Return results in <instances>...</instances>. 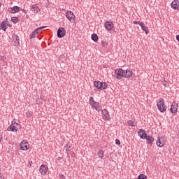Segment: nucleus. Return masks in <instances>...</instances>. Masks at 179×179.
I'll list each match as a JSON object with an SVG mask.
<instances>
[{"mask_svg":"<svg viewBox=\"0 0 179 179\" xmlns=\"http://www.w3.org/2000/svg\"><path fill=\"white\" fill-rule=\"evenodd\" d=\"M176 40H177V41H178V43H179V34H178V35H176Z\"/></svg>","mask_w":179,"mask_h":179,"instance_id":"36","label":"nucleus"},{"mask_svg":"<svg viewBox=\"0 0 179 179\" xmlns=\"http://www.w3.org/2000/svg\"><path fill=\"white\" fill-rule=\"evenodd\" d=\"M157 108L160 113H164L166 110H167V106H166V103H164V100L161 98L159 101L157 103Z\"/></svg>","mask_w":179,"mask_h":179,"instance_id":"3","label":"nucleus"},{"mask_svg":"<svg viewBox=\"0 0 179 179\" xmlns=\"http://www.w3.org/2000/svg\"><path fill=\"white\" fill-rule=\"evenodd\" d=\"M45 27H38L36 29H35V31L38 34L41 33V31L43 30V29H45Z\"/></svg>","mask_w":179,"mask_h":179,"instance_id":"25","label":"nucleus"},{"mask_svg":"<svg viewBox=\"0 0 179 179\" xmlns=\"http://www.w3.org/2000/svg\"><path fill=\"white\" fill-rule=\"evenodd\" d=\"M128 125H129V127H135L134 123L132 120H129L128 122Z\"/></svg>","mask_w":179,"mask_h":179,"instance_id":"32","label":"nucleus"},{"mask_svg":"<svg viewBox=\"0 0 179 179\" xmlns=\"http://www.w3.org/2000/svg\"><path fill=\"white\" fill-rule=\"evenodd\" d=\"M29 146H30V145L29 144V143L26 142V141H22L20 143V150H27V149H29Z\"/></svg>","mask_w":179,"mask_h":179,"instance_id":"11","label":"nucleus"},{"mask_svg":"<svg viewBox=\"0 0 179 179\" xmlns=\"http://www.w3.org/2000/svg\"><path fill=\"white\" fill-rule=\"evenodd\" d=\"M133 23H134V24H138L139 26H141V24H142V22H141V21H134Z\"/></svg>","mask_w":179,"mask_h":179,"instance_id":"33","label":"nucleus"},{"mask_svg":"<svg viewBox=\"0 0 179 179\" xmlns=\"http://www.w3.org/2000/svg\"><path fill=\"white\" fill-rule=\"evenodd\" d=\"M94 86L96 87V89H99L100 90H104L108 86L106 83H101L100 81H94Z\"/></svg>","mask_w":179,"mask_h":179,"instance_id":"5","label":"nucleus"},{"mask_svg":"<svg viewBox=\"0 0 179 179\" xmlns=\"http://www.w3.org/2000/svg\"><path fill=\"white\" fill-rule=\"evenodd\" d=\"M178 110V103L176 102H173L170 108L171 113H177Z\"/></svg>","mask_w":179,"mask_h":179,"instance_id":"12","label":"nucleus"},{"mask_svg":"<svg viewBox=\"0 0 179 179\" xmlns=\"http://www.w3.org/2000/svg\"><path fill=\"white\" fill-rule=\"evenodd\" d=\"M64 149L66 152H71V146L68 145V144L64 147Z\"/></svg>","mask_w":179,"mask_h":179,"instance_id":"31","label":"nucleus"},{"mask_svg":"<svg viewBox=\"0 0 179 179\" xmlns=\"http://www.w3.org/2000/svg\"><path fill=\"white\" fill-rule=\"evenodd\" d=\"M11 22L15 24V23H17L19 22V18L17 17H11Z\"/></svg>","mask_w":179,"mask_h":179,"instance_id":"24","label":"nucleus"},{"mask_svg":"<svg viewBox=\"0 0 179 179\" xmlns=\"http://www.w3.org/2000/svg\"><path fill=\"white\" fill-rule=\"evenodd\" d=\"M102 117L105 120V121H110V114L106 109H103L101 110Z\"/></svg>","mask_w":179,"mask_h":179,"instance_id":"9","label":"nucleus"},{"mask_svg":"<svg viewBox=\"0 0 179 179\" xmlns=\"http://www.w3.org/2000/svg\"><path fill=\"white\" fill-rule=\"evenodd\" d=\"M115 78L116 79H118V80H121L122 78H125L127 76V74H125V70L122 69H119L115 71Z\"/></svg>","mask_w":179,"mask_h":179,"instance_id":"4","label":"nucleus"},{"mask_svg":"<svg viewBox=\"0 0 179 179\" xmlns=\"http://www.w3.org/2000/svg\"><path fill=\"white\" fill-rule=\"evenodd\" d=\"M138 179H148V176H146L145 174H140L138 176Z\"/></svg>","mask_w":179,"mask_h":179,"instance_id":"27","label":"nucleus"},{"mask_svg":"<svg viewBox=\"0 0 179 179\" xmlns=\"http://www.w3.org/2000/svg\"><path fill=\"white\" fill-rule=\"evenodd\" d=\"M22 11L24 12V13H26L27 10L24 9H22Z\"/></svg>","mask_w":179,"mask_h":179,"instance_id":"38","label":"nucleus"},{"mask_svg":"<svg viewBox=\"0 0 179 179\" xmlns=\"http://www.w3.org/2000/svg\"><path fill=\"white\" fill-rule=\"evenodd\" d=\"M20 10H23V8L17 6L8 8V12H9V13H17V12H20Z\"/></svg>","mask_w":179,"mask_h":179,"instance_id":"6","label":"nucleus"},{"mask_svg":"<svg viewBox=\"0 0 179 179\" xmlns=\"http://www.w3.org/2000/svg\"><path fill=\"white\" fill-rule=\"evenodd\" d=\"M59 178H61V179H66V178H65V176L63 174H59Z\"/></svg>","mask_w":179,"mask_h":179,"instance_id":"35","label":"nucleus"},{"mask_svg":"<svg viewBox=\"0 0 179 179\" xmlns=\"http://www.w3.org/2000/svg\"><path fill=\"white\" fill-rule=\"evenodd\" d=\"M1 3H0V8H1Z\"/></svg>","mask_w":179,"mask_h":179,"instance_id":"39","label":"nucleus"},{"mask_svg":"<svg viewBox=\"0 0 179 179\" xmlns=\"http://www.w3.org/2000/svg\"><path fill=\"white\" fill-rule=\"evenodd\" d=\"M31 10L34 13H38V11H40V8H38V7H37L36 5H33L31 7Z\"/></svg>","mask_w":179,"mask_h":179,"instance_id":"18","label":"nucleus"},{"mask_svg":"<svg viewBox=\"0 0 179 179\" xmlns=\"http://www.w3.org/2000/svg\"><path fill=\"white\" fill-rule=\"evenodd\" d=\"M101 45H102V47L106 48V47H107V45H108V43L106 41H102Z\"/></svg>","mask_w":179,"mask_h":179,"instance_id":"30","label":"nucleus"},{"mask_svg":"<svg viewBox=\"0 0 179 179\" xmlns=\"http://www.w3.org/2000/svg\"><path fill=\"white\" fill-rule=\"evenodd\" d=\"M66 17L68 18L71 23H75V14L72 11H67L66 14Z\"/></svg>","mask_w":179,"mask_h":179,"instance_id":"7","label":"nucleus"},{"mask_svg":"<svg viewBox=\"0 0 179 179\" xmlns=\"http://www.w3.org/2000/svg\"><path fill=\"white\" fill-rule=\"evenodd\" d=\"M142 30L143 31H145V34H149V28H148V27H146V24H145V23L141 22V24H140Z\"/></svg>","mask_w":179,"mask_h":179,"instance_id":"15","label":"nucleus"},{"mask_svg":"<svg viewBox=\"0 0 179 179\" xmlns=\"http://www.w3.org/2000/svg\"><path fill=\"white\" fill-rule=\"evenodd\" d=\"M138 135L141 139H146L148 145H152V143L155 142V138L150 136H148V134H146V130L145 129H140L138 131Z\"/></svg>","mask_w":179,"mask_h":179,"instance_id":"1","label":"nucleus"},{"mask_svg":"<svg viewBox=\"0 0 179 179\" xmlns=\"http://www.w3.org/2000/svg\"><path fill=\"white\" fill-rule=\"evenodd\" d=\"M171 8L173 9L179 10V1L177 0H174L173 1H172Z\"/></svg>","mask_w":179,"mask_h":179,"instance_id":"14","label":"nucleus"},{"mask_svg":"<svg viewBox=\"0 0 179 179\" xmlns=\"http://www.w3.org/2000/svg\"><path fill=\"white\" fill-rule=\"evenodd\" d=\"M89 104L96 110V111H101V106L100 103L94 101L93 96H91L89 99Z\"/></svg>","mask_w":179,"mask_h":179,"instance_id":"2","label":"nucleus"},{"mask_svg":"<svg viewBox=\"0 0 179 179\" xmlns=\"http://www.w3.org/2000/svg\"><path fill=\"white\" fill-rule=\"evenodd\" d=\"M1 24H0V30H1Z\"/></svg>","mask_w":179,"mask_h":179,"instance_id":"40","label":"nucleus"},{"mask_svg":"<svg viewBox=\"0 0 179 179\" xmlns=\"http://www.w3.org/2000/svg\"><path fill=\"white\" fill-rule=\"evenodd\" d=\"M36 34H38L36 30H34L29 36V38L30 40H31V38H35L36 37Z\"/></svg>","mask_w":179,"mask_h":179,"instance_id":"23","label":"nucleus"},{"mask_svg":"<svg viewBox=\"0 0 179 179\" xmlns=\"http://www.w3.org/2000/svg\"><path fill=\"white\" fill-rule=\"evenodd\" d=\"M133 73H134L132 72V71L126 70V71H124V75H126V76H124V78H131V76H132Z\"/></svg>","mask_w":179,"mask_h":179,"instance_id":"19","label":"nucleus"},{"mask_svg":"<svg viewBox=\"0 0 179 179\" xmlns=\"http://www.w3.org/2000/svg\"><path fill=\"white\" fill-rule=\"evenodd\" d=\"M65 34H66V30H65V29L60 27L57 29V37H59V38H62V37H64Z\"/></svg>","mask_w":179,"mask_h":179,"instance_id":"8","label":"nucleus"},{"mask_svg":"<svg viewBox=\"0 0 179 179\" xmlns=\"http://www.w3.org/2000/svg\"><path fill=\"white\" fill-rule=\"evenodd\" d=\"M104 26L106 30H108V31H110V30H113V27H114V24L108 21L105 22Z\"/></svg>","mask_w":179,"mask_h":179,"instance_id":"13","label":"nucleus"},{"mask_svg":"<svg viewBox=\"0 0 179 179\" xmlns=\"http://www.w3.org/2000/svg\"><path fill=\"white\" fill-rule=\"evenodd\" d=\"M8 131H11L13 132H17V131H19V127H17L16 126H12V125H10L8 127Z\"/></svg>","mask_w":179,"mask_h":179,"instance_id":"17","label":"nucleus"},{"mask_svg":"<svg viewBox=\"0 0 179 179\" xmlns=\"http://www.w3.org/2000/svg\"><path fill=\"white\" fill-rule=\"evenodd\" d=\"M26 115L29 117V118H31V117H33V113L28 111L26 112Z\"/></svg>","mask_w":179,"mask_h":179,"instance_id":"28","label":"nucleus"},{"mask_svg":"<svg viewBox=\"0 0 179 179\" xmlns=\"http://www.w3.org/2000/svg\"><path fill=\"white\" fill-rule=\"evenodd\" d=\"M1 29L3 30V31H6V22L5 21H3L1 24Z\"/></svg>","mask_w":179,"mask_h":179,"instance_id":"22","label":"nucleus"},{"mask_svg":"<svg viewBox=\"0 0 179 179\" xmlns=\"http://www.w3.org/2000/svg\"><path fill=\"white\" fill-rule=\"evenodd\" d=\"M98 155L101 159H103V157L104 156V152L101 150H100L98 152Z\"/></svg>","mask_w":179,"mask_h":179,"instance_id":"26","label":"nucleus"},{"mask_svg":"<svg viewBox=\"0 0 179 179\" xmlns=\"http://www.w3.org/2000/svg\"><path fill=\"white\" fill-rule=\"evenodd\" d=\"M91 38L95 43H97V41H99V36H97L96 34H93L91 36Z\"/></svg>","mask_w":179,"mask_h":179,"instance_id":"21","label":"nucleus"},{"mask_svg":"<svg viewBox=\"0 0 179 179\" xmlns=\"http://www.w3.org/2000/svg\"><path fill=\"white\" fill-rule=\"evenodd\" d=\"M57 160H59H59H62V157H59L57 158Z\"/></svg>","mask_w":179,"mask_h":179,"instance_id":"37","label":"nucleus"},{"mask_svg":"<svg viewBox=\"0 0 179 179\" xmlns=\"http://www.w3.org/2000/svg\"><path fill=\"white\" fill-rule=\"evenodd\" d=\"M162 138L158 137V139L157 141V145L159 146V148H163L164 146V143H162Z\"/></svg>","mask_w":179,"mask_h":179,"instance_id":"20","label":"nucleus"},{"mask_svg":"<svg viewBox=\"0 0 179 179\" xmlns=\"http://www.w3.org/2000/svg\"><path fill=\"white\" fill-rule=\"evenodd\" d=\"M12 125H16L18 129H20V124L19 123L16 122V121H13L12 122Z\"/></svg>","mask_w":179,"mask_h":179,"instance_id":"29","label":"nucleus"},{"mask_svg":"<svg viewBox=\"0 0 179 179\" xmlns=\"http://www.w3.org/2000/svg\"><path fill=\"white\" fill-rule=\"evenodd\" d=\"M13 41L15 43V45H19L20 44V38L17 35H13Z\"/></svg>","mask_w":179,"mask_h":179,"instance_id":"16","label":"nucleus"},{"mask_svg":"<svg viewBox=\"0 0 179 179\" xmlns=\"http://www.w3.org/2000/svg\"><path fill=\"white\" fill-rule=\"evenodd\" d=\"M115 143H116V145H121V141H120V140H118V139H116Z\"/></svg>","mask_w":179,"mask_h":179,"instance_id":"34","label":"nucleus"},{"mask_svg":"<svg viewBox=\"0 0 179 179\" xmlns=\"http://www.w3.org/2000/svg\"><path fill=\"white\" fill-rule=\"evenodd\" d=\"M39 171L42 176H45L48 171V166L46 165H41L40 166Z\"/></svg>","mask_w":179,"mask_h":179,"instance_id":"10","label":"nucleus"}]
</instances>
